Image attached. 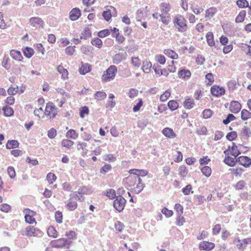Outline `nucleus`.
Segmentation results:
<instances>
[{
  "label": "nucleus",
  "mask_w": 251,
  "mask_h": 251,
  "mask_svg": "<svg viewBox=\"0 0 251 251\" xmlns=\"http://www.w3.org/2000/svg\"><path fill=\"white\" fill-rule=\"evenodd\" d=\"M173 23L179 32H185L188 29L186 20L184 17L181 15L176 16L173 20Z\"/></svg>",
  "instance_id": "f257e3e1"
},
{
  "label": "nucleus",
  "mask_w": 251,
  "mask_h": 251,
  "mask_svg": "<svg viewBox=\"0 0 251 251\" xmlns=\"http://www.w3.org/2000/svg\"><path fill=\"white\" fill-rule=\"evenodd\" d=\"M117 73V67L114 65L110 66L103 72L101 76V81L103 82H106L114 79Z\"/></svg>",
  "instance_id": "f03ea898"
},
{
  "label": "nucleus",
  "mask_w": 251,
  "mask_h": 251,
  "mask_svg": "<svg viewBox=\"0 0 251 251\" xmlns=\"http://www.w3.org/2000/svg\"><path fill=\"white\" fill-rule=\"evenodd\" d=\"M44 114L48 119L52 120L58 114L57 108L52 102H49L46 103Z\"/></svg>",
  "instance_id": "7ed1b4c3"
},
{
  "label": "nucleus",
  "mask_w": 251,
  "mask_h": 251,
  "mask_svg": "<svg viewBox=\"0 0 251 251\" xmlns=\"http://www.w3.org/2000/svg\"><path fill=\"white\" fill-rule=\"evenodd\" d=\"M24 212L25 214V219L26 223L30 225H36L37 222L35 218L36 215V212L27 208L25 209Z\"/></svg>",
  "instance_id": "20e7f679"
},
{
  "label": "nucleus",
  "mask_w": 251,
  "mask_h": 251,
  "mask_svg": "<svg viewBox=\"0 0 251 251\" xmlns=\"http://www.w3.org/2000/svg\"><path fill=\"white\" fill-rule=\"evenodd\" d=\"M126 200L122 196H117L113 201L114 207L119 212H121L124 209Z\"/></svg>",
  "instance_id": "39448f33"
},
{
  "label": "nucleus",
  "mask_w": 251,
  "mask_h": 251,
  "mask_svg": "<svg viewBox=\"0 0 251 251\" xmlns=\"http://www.w3.org/2000/svg\"><path fill=\"white\" fill-rule=\"evenodd\" d=\"M210 92L213 96L220 97L225 94L226 90L224 87L215 84L211 87Z\"/></svg>",
  "instance_id": "423d86ee"
},
{
  "label": "nucleus",
  "mask_w": 251,
  "mask_h": 251,
  "mask_svg": "<svg viewBox=\"0 0 251 251\" xmlns=\"http://www.w3.org/2000/svg\"><path fill=\"white\" fill-rule=\"evenodd\" d=\"M225 155H230L232 156L236 157L240 154V151L238 149L237 146L234 143H232L231 146H229L228 148L224 151Z\"/></svg>",
  "instance_id": "0eeeda50"
},
{
  "label": "nucleus",
  "mask_w": 251,
  "mask_h": 251,
  "mask_svg": "<svg viewBox=\"0 0 251 251\" xmlns=\"http://www.w3.org/2000/svg\"><path fill=\"white\" fill-rule=\"evenodd\" d=\"M233 243L236 245L237 248L239 250H243L247 247L249 243V239L248 238L241 240L239 237H236L233 240Z\"/></svg>",
  "instance_id": "6e6552de"
},
{
  "label": "nucleus",
  "mask_w": 251,
  "mask_h": 251,
  "mask_svg": "<svg viewBox=\"0 0 251 251\" xmlns=\"http://www.w3.org/2000/svg\"><path fill=\"white\" fill-rule=\"evenodd\" d=\"M242 108L241 104L238 101L231 100L229 105V110L234 114L239 113Z\"/></svg>",
  "instance_id": "1a4fd4ad"
},
{
  "label": "nucleus",
  "mask_w": 251,
  "mask_h": 251,
  "mask_svg": "<svg viewBox=\"0 0 251 251\" xmlns=\"http://www.w3.org/2000/svg\"><path fill=\"white\" fill-rule=\"evenodd\" d=\"M66 207L69 211H74L77 207V199L75 197H72L70 195V198L66 203Z\"/></svg>",
  "instance_id": "9d476101"
},
{
  "label": "nucleus",
  "mask_w": 251,
  "mask_h": 251,
  "mask_svg": "<svg viewBox=\"0 0 251 251\" xmlns=\"http://www.w3.org/2000/svg\"><path fill=\"white\" fill-rule=\"evenodd\" d=\"M68 244V240L64 238L53 240L51 242L52 247L56 248H63Z\"/></svg>",
  "instance_id": "9b49d317"
},
{
  "label": "nucleus",
  "mask_w": 251,
  "mask_h": 251,
  "mask_svg": "<svg viewBox=\"0 0 251 251\" xmlns=\"http://www.w3.org/2000/svg\"><path fill=\"white\" fill-rule=\"evenodd\" d=\"M215 244L206 241H203L199 244V249L205 251H210L215 248Z\"/></svg>",
  "instance_id": "f8f14e48"
},
{
  "label": "nucleus",
  "mask_w": 251,
  "mask_h": 251,
  "mask_svg": "<svg viewBox=\"0 0 251 251\" xmlns=\"http://www.w3.org/2000/svg\"><path fill=\"white\" fill-rule=\"evenodd\" d=\"M20 234L22 236H27L28 237H33L36 235V229L33 226H28L25 229H22L20 231Z\"/></svg>",
  "instance_id": "ddd939ff"
},
{
  "label": "nucleus",
  "mask_w": 251,
  "mask_h": 251,
  "mask_svg": "<svg viewBox=\"0 0 251 251\" xmlns=\"http://www.w3.org/2000/svg\"><path fill=\"white\" fill-rule=\"evenodd\" d=\"M29 23L30 25L36 28H42L44 24L41 18L36 17L31 18L29 19Z\"/></svg>",
  "instance_id": "4468645a"
},
{
  "label": "nucleus",
  "mask_w": 251,
  "mask_h": 251,
  "mask_svg": "<svg viewBox=\"0 0 251 251\" xmlns=\"http://www.w3.org/2000/svg\"><path fill=\"white\" fill-rule=\"evenodd\" d=\"M236 162L245 167H248L251 165V159L246 156H241L239 157L236 159Z\"/></svg>",
  "instance_id": "2eb2a0df"
},
{
  "label": "nucleus",
  "mask_w": 251,
  "mask_h": 251,
  "mask_svg": "<svg viewBox=\"0 0 251 251\" xmlns=\"http://www.w3.org/2000/svg\"><path fill=\"white\" fill-rule=\"evenodd\" d=\"M178 77L183 80H187L190 78L191 73L189 70L182 69L177 73Z\"/></svg>",
  "instance_id": "dca6fc26"
},
{
  "label": "nucleus",
  "mask_w": 251,
  "mask_h": 251,
  "mask_svg": "<svg viewBox=\"0 0 251 251\" xmlns=\"http://www.w3.org/2000/svg\"><path fill=\"white\" fill-rule=\"evenodd\" d=\"M236 3L240 8H245L248 7V14L251 16V1L250 6H249V3L247 0H237Z\"/></svg>",
  "instance_id": "f3484780"
},
{
  "label": "nucleus",
  "mask_w": 251,
  "mask_h": 251,
  "mask_svg": "<svg viewBox=\"0 0 251 251\" xmlns=\"http://www.w3.org/2000/svg\"><path fill=\"white\" fill-rule=\"evenodd\" d=\"M162 134L166 137L174 139L176 137V134L173 129L170 127H165L162 131Z\"/></svg>",
  "instance_id": "a211bd4d"
},
{
  "label": "nucleus",
  "mask_w": 251,
  "mask_h": 251,
  "mask_svg": "<svg viewBox=\"0 0 251 251\" xmlns=\"http://www.w3.org/2000/svg\"><path fill=\"white\" fill-rule=\"evenodd\" d=\"M81 15V11L78 8H73L69 13L70 18L72 21L77 20L80 17Z\"/></svg>",
  "instance_id": "6ab92c4d"
},
{
  "label": "nucleus",
  "mask_w": 251,
  "mask_h": 251,
  "mask_svg": "<svg viewBox=\"0 0 251 251\" xmlns=\"http://www.w3.org/2000/svg\"><path fill=\"white\" fill-rule=\"evenodd\" d=\"M217 12L216 7H211L207 9L205 11V18L206 20H210L213 18Z\"/></svg>",
  "instance_id": "aec40b11"
},
{
  "label": "nucleus",
  "mask_w": 251,
  "mask_h": 251,
  "mask_svg": "<svg viewBox=\"0 0 251 251\" xmlns=\"http://www.w3.org/2000/svg\"><path fill=\"white\" fill-rule=\"evenodd\" d=\"M138 180H140V177L136 176H129L126 178V183L131 190L133 189Z\"/></svg>",
  "instance_id": "412c9836"
},
{
  "label": "nucleus",
  "mask_w": 251,
  "mask_h": 251,
  "mask_svg": "<svg viewBox=\"0 0 251 251\" xmlns=\"http://www.w3.org/2000/svg\"><path fill=\"white\" fill-rule=\"evenodd\" d=\"M91 66L88 63H81V66L78 69V71L81 75H85L91 71Z\"/></svg>",
  "instance_id": "4be33fe9"
},
{
  "label": "nucleus",
  "mask_w": 251,
  "mask_h": 251,
  "mask_svg": "<svg viewBox=\"0 0 251 251\" xmlns=\"http://www.w3.org/2000/svg\"><path fill=\"white\" fill-rule=\"evenodd\" d=\"M183 105L185 109H191L194 107L195 103L193 99L187 97L183 101Z\"/></svg>",
  "instance_id": "5701e85b"
},
{
  "label": "nucleus",
  "mask_w": 251,
  "mask_h": 251,
  "mask_svg": "<svg viewBox=\"0 0 251 251\" xmlns=\"http://www.w3.org/2000/svg\"><path fill=\"white\" fill-rule=\"evenodd\" d=\"M129 173L130 174L134 175V176L140 177L141 176H145L148 174V172L145 170H138V169H131L129 171Z\"/></svg>",
  "instance_id": "b1692460"
},
{
  "label": "nucleus",
  "mask_w": 251,
  "mask_h": 251,
  "mask_svg": "<svg viewBox=\"0 0 251 251\" xmlns=\"http://www.w3.org/2000/svg\"><path fill=\"white\" fill-rule=\"evenodd\" d=\"M57 71L61 74V78L63 80H66L68 78L69 73L67 69H64L62 64L59 65L57 67Z\"/></svg>",
  "instance_id": "393cba45"
},
{
  "label": "nucleus",
  "mask_w": 251,
  "mask_h": 251,
  "mask_svg": "<svg viewBox=\"0 0 251 251\" xmlns=\"http://www.w3.org/2000/svg\"><path fill=\"white\" fill-rule=\"evenodd\" d=\"M144 184L142 183V179L140 177V180H138L137 183L133 187L132 190L136 194H139L144 188Z\"/></svg>",
  "instance_id": "a878e982"
},
{
  "label": "nucleus",
  "mask_w": 251,
  "mask_h": 251,
  "mask_svg": "<svg viewBox=\"0 0 251 251\" xmlns=\"http://www.w3.org/2000/svg\"><path fill=\"white\" fill-rule=\"evenodd\" d=\"M230 156V155H225L224 162L229 166L232 167L235 165L236 162V160H235L236 157Z\"/></svg>",
  "instance_id": "bb28decb"
},
{
  "label": "nucleus",
  "mask_w": 251,
  "mask_h": 251,
  "mask_svg": "<svg viewBox=\"0 0 251 251\" xmlns=\"http://www.w3.org/2000/svg\"><path fill=\"white\" fill-rule=\"evenodd\" d=\"M238 79H231L228 81L227 83L228 89L230 91H233L237 88Z\"/></svg>",
  "instance_id": "cd10ccee"
},
{
  "label": "nucleus",
  "mask_w": 251,
  "mask_h": 251,
  "mask_svg": "<svg viewBox=\"0 0 251 251\" xmlns=\"http://www.w3.org/2000/svg\"><path fill=\"white\" fill-rule=\"evenodd\" d=\"M163 52L165 55L173 59H176L178 57V54L172 50L165 49Z\"/></svg>",
  "instance_id": "c85d7f7f"
},
{
  "label": "nucleus",
  "mask_w": 251,
  "mask_h": 251,
  "mask_svg": "<svg viewBox=\"0 0 251 251\" xmlns=\"http://www.w3.org/2000/svg\"><path fill=\"white\" fill-rule=\"evenodd\" d=\"M206 39L207 43L209 46L213 47L215 45L214 35L212 32H208L206 33Z\"/></svg>",
  "instance_id": "c756f323"
},
{
  "label": "nucleus",
  "mask_w": 251,
  "mask_h": 251,
  "mask_svg": "<svg viewBox=\"0 0 251 251\" xmlns=\"http://www.w3.org/2000/svg\"><path fill=\"white\" fill-rule=\"evenodd\" d=\"M152 67V64L150 61L144 60L143 62L142 70L146 73H149Z\"/></svg>",
  "instance_id": "7c9ffc66"
},
{
  "label": "nucleus",
  "mask_w": 251,
  "mask_h": 251,
  "mask_svg": "<svg viewBox=\"0 0 251 251\" xmlns=\"http://www.w3.org/2000/svg\"><path fill=\"white\" fill-rule=\"evenodd\" d=\"M246 16V12L245 10H241L235 18V22L236 23H242L244 21Z\"/></svg>",
  "instance_id": "2f4dec72"
},
{
  "label": "nucleus",
  "mask_w": 251,
  "mask_h": 251,
  "mask_svg": "<svg viewBox=\"0 0 251 251\" xmlns=\"http://www.w3.org/2000/svg\"><path fill=\"white\" fill-rule=\"evenodd\" d=\"M159 16L161 18V20L163 23L167 25L170 21L171 17L169 13H160Z\"/></svg>",
  "instance_id": "473e14b6"
},
{
  "label": "nucleus",
  "mask_w": 251,
  "mask_h": 251,
  "mask_svg": "<svg viewBox=\"0 0 251 251\" xmlns=\"http://www.w3.org/2000/svg\"><path fill=\"white\" fill-rule=\"evenodd\" d=\"M124 59L123 53H118L116 54L113 57V62L114 64H118Z\"/></svg>",
  "instance_id": "72a5a7b5"
},
{
  "label": "nucleus",
  "mask_w": 251,
  "mask_h": 251,
  "mask_svg": "<svg viewBox=\"0 0 251 251\" xmlns=\"http://www.w3.org/2000/svg\"><path fill=\"white\" fill-rule=\"evenodd\" d=\"M107 95L103 91H98L94 95L95 99L97 100H102L106 98Z\"/></svg>",
  "instance_id": "f704fd0d"
},
{
  "label": "nucleus",
  "mask_w": 251,
  "mask_h": 251,
  "mask_svg": "<svg viewBox=\"0 0 251 251\" xmlns=\"http://www.w3.org/2000/svg\"><path fill=\"white\" fill-rule=\"evenodd\" d=\"M147 16V13L142 9H138L136 12V19L139 21L145 19Z\"/></svg>",
  "instance_id": "c9c22d12"
},
{
  "label": "nucleus",
  "mask_w": 251,
  "mask_h": 251,
  "mask_svg": "<svg viewBox=\"0 0 251 251\" xmlns=\"http://www.w3.org/2000/svg\"><path fill=\"white\" fill-rule=\"evenodd\" d=\"M241 118L244 120H247L251 118V113L248 110L244 109L241 112Z\"/></svg>",
  "instance_id": "e433bc0d"
},
{
  "label": "nucleus",
  "mask_w": 251,
  "mask_h": 251,
  "mask_svg": "<svg viewBox=\"0 0 251 251\" xmlns=\"http://www.w3.org/2000/svg\"><path fill=\"white\" fill-rule=\"evenodd\" d=\"M48 235L53 238H56L57 236L58 233L55 228L52 226H50L47 230Z\"/></svg>",
  "instance_id": "4c0bfd02"
},
{
  "label": "nucleus",
  "mask_w": 251,
  "mask_h": 251,
  "mask_svg": "<svg viewBox=\"0 0 251 251\" xmlns=\"http://www.w3.org/2000/svg\"><path fill=\"white\" fill-rule=\"evenodd\" d=\"M86 188L84 187L80 188L78 189V191L75 192V194L73 197H77L79 200H81V199L83 200L84 199L82 197V194H86Z\"/></svg>",
  "instance_id": "58836bf2"
},
{
  "label": "nucleus",
  "mask_w": 251,
  "mask_h": 251,
  "mask_svg": "<svg viewBox=\"0 0 251 251\" xmlns=\"http://www.w3.org/2000/svg\"><path fill=\"white\" fill-rule=\"evenodd\" d=\"M74 144V142L68 139H64L61 142L62 147L67 149H70Z\"/></svg>",
  "instance_id": "ea45409f"
},
{
  "label": "nucleus",
  "mask_w": 251,
  "mask_h": 251,
  "mask_svg": "<svg viewBox=\"0 0 251 251\" xmlns=\"http://www.w3.org/2000/svg\"><path fill=\"white\" fill-rule=\"evenodd\" d=\"M201 170L202 174L207 177H209L211 175L212 170L209 166H205L202 167Z\"/></svg>",
  "instance_id": "a19ab883"
},
{
  "label": "nucleus",
  "mask_w": 251,
  "mask_h": 251,
  "mask_svg": "<svg viewBox=\"0 0 251 251\" xmlns=\"http://www.w3.org/2000/svg\"><path fill=\"white\" fill-rule=\"evenodd\" d=\"M91 44L93 46L100 49L102 46V42L101 39L99 38H93L91 40Z\"/></svg>",
  "instance_id": "79ce46f5"
},
{
  "label": "nucleus",
  "mask_w": 251,
  "mask_h": 251,
  "mask_svg": "<svg viewBox=\"0 0 251 251\" xmlns=\"http://www.w3.org/2000/svg\"><path fill=\"white\" fill-rule=\"evenodd\" d=\"M214 82L213 75L210 73L205 75V83L208 85H211Z\"/></svg>",
  "instance_id": "37998d69"
},
{
  "label": "nucleus",
  "mask_w": 251,
  "mask_h": 251,
  "mask_svg": "<svg viewBox=\"0 0 251 251\" xmlns=\"http://www.w3.org/2000/svg\"><path fill=\"white\" fill-rule=\"evenodd\" d=\"M168 106L171 111H174L178 108V103L176 100H171L168 102Z\"/></svg>",
  "instance_id": "c03bdc74"
},
{
  "label": "nucleus",
  "mask_w": 251,
  "mask_h": 251,
  "mask_svg": "<svg viewBox=\"0 0 251 251\" xmlns=\"http://www.w3.org/2000/svg\"><path fill=\"white\" fill-rule=\"evenodd\" d=\"M78 136L75 130L71 129L66 132V137L73 139H76Z\"/></svg>",
  "instance_id": "a18cd8bd"
},
{
  "label": "nucleus",
  "mask_w": 251,
  "mask_h": 251,
  "mask_svg": "<svg viewBox=\"0 0 251 251\" xmlns=\"http://www.w3.org/2000/svg\"><path fill=\"white\" fill-rule=\"evenodd\" d=\"M115 97L113 94H110L109 96V99H111V100H109L107 101L106 103V108H112L114 107L116 105V102L113 100Z\"/></svg>",
  "instance_id": "49530a36"
},
{
  "label": "nucleus",
  "mask_w": 251,
  "mask_h": 251,
  "mask_svg": "<svg viewBox=\"0 0 251 251\" xmlns=\"http://www.w3.org/2000/svg\"><path fill=\"white\" fill-rule=\"evenodd\" d=\"M231 174L235 176H241L244 170L240 168H233L230 169Z\"/></svg>",
  "instance_id": "de8ad7c7"
},
{
  "label": "nucleus",
  "mask_w": 251,
  "mask_h": 251,
  "mask_svg": "<svg viewBox=\"0 0 251 251\" xmlns=\"http://www.w3.org/2000/svg\"><path fill=\"white\" fill-rule=\"evenodd\" d=\"M170 9V5L166 3H162L160 6L161 13H169Z\"/></svg>",
  "instance_id": "09e8293b"
},
{
  "label": "nucleus",
  "mask_w": 251,
  "mask_h": 251,
  "mask_svg": "<svg viewBox=\"0 0 251 251\" xmlns=\"http://www.w3.org/2000/svg\"><path fill=\"white\" fill-rule=\"evenodd\" d=\"M91 36V32L90 29L88 28H86L84 29L83 32L81 33L80 38L81 39H86Z\"/></svg>",
  "instance_id": "8fccbe9b"
},
{
  "label": "nucleus",
  "mask_w": 251,
  "mask_h": 251,
  "mask_svg": "<svg viewBox=\"0 0 251 251\" xmlns=\"http://www.w3.org/2000/svg\"><path fill=\"white\" fill-rule=\"evenodd\" d=\"M178 174L181 177H185L188 174V170L186 167L183 165L180 166L178 169Z\"/></svg>",
  "instance_id": "3c124183"
},
{
  "label": "nucleus",
  "mask_w": 251,
  "mask_h": 251,
  "mask_svg": "<svg viewBox=\"0 0 251 251\" xmlns=\"http://www.w3.org/2000/svg\"><path fill=\"white\" fill-rule=\"evenodd\" d=\"M182 191L184 195H188L190 193H193L194 191L192 190V186L191 184L187 185L185 187L182 189Z\"/></svg>",
  "instance_id": "603ef678"
},
{
  "label": "nucleus",
  "mask_w": 251,
  "mask_h": 251,
  "mask_svg": "<svg viewBox=\"0 0 251 251\" xmlns=\"http://www.w3.org/2000/svg\"><path fill=\"white\" fill-rule=\"evenodd\" d=\"M56 176L52 173H49L47 176V180L50 184H52L56 180Z\"/></svg>",
  "instance_id": "864d4df0"
},
{
  "label": "nucleus",
  "mask_w": 251,
  "mask_h": 251,
  "mask_svg": "<svg viewBox=\"0 0 251 251\" xmlns=\"http://www.w3.org/2000/svg\"><path fill=\"white\" fill-rule=\"evenodd\" d=\"M24 55L27 58H30L34 53V50L31 48L26 47L24 50Z\"/></svg>",
  "instance_id": "5fc2aeb1"
},
{
  "label": "nucleus",
  "mask_w": 251,
  "mask_h": 251,
  "mask_svg": "<svg viewBox=\"0 0 251 251\" xmlns=\"http://www.w3.org/2000/svg\"><path fill=\"white\" fill-rule=\"evenodd\" d=\"M246 185V183L244 180H240L234 185V188L236 190H241L244 188Z\"/></svg>",
  "instance_id": "6e6d98bb"
},
{
  "label": "nucleus",
  "mask_w": 251,
  "mask_h": 251,
  "mask_svg": "<svg viewBox=\"0 0 251 251\" xmlns=\"http://www.w3.org/2000/svg\"><path fill=\"white\" fill-rule=\"evenodd\" d=\"M155 60L157 63L161 65H164L166 62V58L165 56L161 54L155 55Z\"/></svg>",
  "instance_id": "4d7b16f0"
},
{
  "label": "nucleus",
  "mask_w": 251,
  "mask_h": 251,
  "mask_svg": "<svg viewBox=\"0 0 251 251\" xmlns=\"http://www.w3.org/2000/svg\"><path fill=\"white\" fill-rule=\"evenodd\" d=\"M34 115L39 118H44L45 116L44 111L42 107L36 108L34 111Z\"/></svg>",
  "instance_id": "13d9d810"
},
{
  "label": "nucleus",
  "mask_w": 251,
  "mask_h": 251,
  "mask_svg": "<svg viewBox=\"0 0 251 251\" xmlns=\"http://www.w3.org/2000/svg\"><path fill=\"white\" fill-rule=\"evenodd\" d=\"M237 137V134L236 132L234 131L228 132L226 135V139L230 141L235 140Z\"/></svg>",
  "instance_id": "bf43d9fd"
},
{
  "label": "nucleus",
  "mask_w": 251,
  "mask_h": 251,
  "mask_svg": "<svg viewBox=\"0 0 251 251\" xmlns=\"http://www.w3.org/2000/svg\"><path fill=\"white\" fill-rule=\"evenodd\" d=\"M4 114L6 116H10L14 113L13 109L9 106H4L2 108Z\"/></svg>",
  "instance_id": "052dcab7"
},
{
  "label": "nucleus",
  "mask_w": 251,
  "mask_h": 251,
  "mask_svg": "<svg viewBox=\"0 0 251 251\" xmlns=\"http://www.w3.org/2000/svg\"><path fill=\"white\" fill-rule=\"evenodd\" d=\"M55 219L56 222L58 224H61L63 222V214L60 211H57L55 213Z\"/></svg>",
  "instance_id": "680f3d73"
},
{
  "label": "nucleus",
  "mask_w": 251,
  "mask_h": 251,
  "mask_svg": "<svg viewBox=\"0 0 251 251\" xmlns=\"http://www.w3.org/2000/svg\"><path fill=\"white\" fill-rule=\"evenodd\" d=\"M132 64L136 68H139L141 64V60L138 57H133L131 58Z\"/></svg>",
  "instance_id": "e2e57ef3"
},
{
  "label": "nucleus",
  "mask_w": 251,
  "mask_h": 251,
  "mask_svg": "<svg viewBox=\"0 0 251 251\" xmlns=\"http://www.w3.org/2000/svg\"><path fill=\"white\" fill-rule=\"evenodd\" d=\"M185 222V218L183 216H181V215H179L177 216L176 221V224L177 226H182Z\"/></svg>",
  "instance_id": "0e129e2a"
},
{
  "label": "nucleus",
  "mask_w": 251,
  "mask_h": 251,
  "mask_svg": "<svg viewBox=\"0 0 251 251\" xmlns=\"http://www.w3.org/2000/svg\"><path fill=\"white\" fill-rule=\"evenodd\" d=\"M171 96V92L169 90H166L160 97V100L161 101H166Z\"/></svg>",
  "instance_id": "69168bd1"
},
{
  "label": "nucleus",
  "mask_w": 251,
  "mask_h": 251,
  "mask_svg": "<svg viewBox=\"0 0 251 251\" xmlns=\"http://www.w3.org/2000/svg\"><path fill=\"white\" fill-rule=\"evenodd\" d=\"M89 113V110L88 107L84 106L80 108L79 115L81 118H83L84 117L85 115H88Z\"/></svg>",
  "instance_id": "338daca9"
},
{
  "label": "nucleus",
  "mask_w": 251,
  "mask_h": 251,
  "mask_svg": "<svg viewBox=\"0 0 251 251\" xmlns=\"http://www.w3.org/2000/svg\"><path fill=\"white\" fill-rule=\"evenodd\" d=\"M242 135L245 138H249L251 135V131L250 129L245 127L242 131Z\"/></svg>",
  "instance_id": "774afa93"
}]
</instances>
